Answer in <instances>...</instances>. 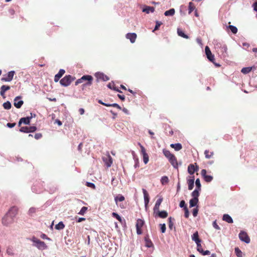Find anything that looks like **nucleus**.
I'll use <instances>...</instances> for the list:
<instances>
[{
    "label": "nucleus",
    "instance_id": "30",
    "mask_svg": "<svg viewBox=\"0 0 257 257\" xmlns=\"http://www.w3.org/2000/svg\"><path fill=\"white\" fill-rule=\"evenodd\" d=\"M199 191L198 189H195L192 193L191 195L193 197V198H195L196 199H198V197L199 195Z\"/></svg>",
    "mask_w": 257,
    "mask_h": 257
},
{
    "label": "nucleus",
    "instance_id": "57",
    "mask_svg": "<svg viewBox=\"0 0 257 257\" xmlns=\"http://www.w3.org/2000/svg\"><path fill=\"white\" fill-rule=\"evenodd\" d=\"M87 186L92 188H95V185L92 183L87 182Z\"/></svg>",
    "mask_w": 257,
    "mask_h": 257
},
{
    "label": "nucleus",
    "instance_id": "13",
    "mask_svg": "<svg viewBox=\"0 0 257 257\" xmlns=\"http://www.w3.org/2000/svg\"><path fill=\"white\" fill-rule=\"evenodd\" d=\"M95 76L97 79L102 80L104 81H106L109 80V77L107 76L101 72L96 73L95 74Z\"/></svg>",
    "mask_w": 257,
    "mask_h": 257
},
{
    "label": "nucleus",
    "instance_id": "31",
    "mask_svg": "<svg viewBox=\"0 0 257 257\" xmlns=\"http://www.w3.org/2000/svg\"><path fill=\"white\" fill-rule=\"evenodd\" d=\"M177 33L179 36L182 37L184 38L188 39L189 38V37L187 35L185 34L179 28L177 29Z\"/></svg>",
    "mask_w": 257,
    "mask_h": 257
},
{
    "label": "nucleus",
    "instance_id": "44",
    "mask_svg": "<svg viewBox=\"0 0 257 257\" xmlns=\"http://www.w3.org/2000/svg\"><path fill=\"white\" fill-rule=\"evenodd\" d=\"M143 156V161L145 164H147L149 162V156L147 154H145Z\"/></svg>",
    "mask_w": 257,
    "mask_h": 257
},
{
    "label": "nucleus",
    "instance_id": "26",
    "mask_svg": "<svg viewBox=\"0 0 257 257\" xmlns=\"http://www.w3.org/2000/svg\"><path fill=\"white\" fill-rule=\"evenodd\" d=\"M194 178L193 177L192 179L188 180V189L191 190L194 187Z\"/></svg>",
    "mask_w": 257,
    "mask_h": 257
},
{
    "label": "nucleus",
    "instance_id": "63",
    "mask_svg": "<svg viewBox=\"0 0 257 257\" xmlns=\"http://www.w3.org/2000/svg\"><path fill=\"white\" fill-rule=\"evenodd\" d=\"M198 213V210L197 209H194L193 211V215L194 217L196 216Z\"/></svg>",
    "mask_w": 257,
    "mask_h": 257
},
{
    "label": "nucleus",
    "instance_id": "47",
    "mask_svg": "<svg viewBox=\"0 0 257 257\" xmlns=\"http://www.w3.org/2000/svg\"><path fill=\"white\" fill-rule=\"evenodd\" d=\"M87 209V208L86 207H82V208L81 209V210L79 211V212L78 213V214L80 215H84V214L86 211Z\"/></svg>",
    "mask_w": 257,
    "mask_h": 257
},
{
    "label": "nucleus",
    "instance_id": "40",
    "mask_svg": "<svg viewBox=\"0 0 257 257\" xmlns=\"http://www.w3.org/2000/svg\"><path fill=\"white\" fill-rule=\"evenodd\" d=\"M235 252L238 257H242V251L238 248H235Z\"/></svg>",
    "mask_w": 257,
    "mask_h": 257
},
{
    "label": "nucleus",
    "instance_id": "12",
    "mask_svg": "<svg viewBox=\"0 0 257 257\" xmlns=\"http://www.w3.org/2000/svg\"><path fill=\"white\" fill-rule=\"evenodd\" d=\"M103 161L107 167H110L112 163V159L109 155L103 157Z\"/></svg>",
    "mask_w": 257,
    "mask_h": 257
},
{
    "label": "nucleus",
    "instance_id": "54",
    "mask_svg": "<svg viewBox=\"0 0 257 257\" xmlns=\"http://www.w3.org/2000/svg\"><path fill=\"white\" fill-rule=\"evenodd\" d=\"M169 227L171 229L173 226V223L172 221V218L170 217L169 218Z\"/></svg>",
    "mask_w": 257,
    "mask_h": 257
},
{
    "label": "nucleus",
    "instance_id": "11",
    "mask_svg": "<svg viewBox=\"0 0 257 257\" xmlns=\"http://www.w3.org/2000/svg\"><path fill=\"white\" fill-rule=\"evenodd\" d=\"M18 211V209L16 207H12L11 208V209L9 210L8 214L9 215L11 216L14 219L15 217L17 215Z\"/></svg>",
    "mask_w": 257,
    "mask_h": 257
},
{
    "label": "nucleus",
    "instance_id": "1",
    "mask_svg": "<svg viewBox=\"0 0 257 257\" xmlns=\"http://www.w3.org/2000/svg\"><path fill=\"white\" fill-rule=\"evenodd\" d=\"M192 239L196 242L197 244V250L198 251L203 255L210 254V252L208 250H205V251H203V248L200 243L201 240L199 238L198 233L197 231H196L192 235Z\"/></svg>",
    "mask_w": 257,
    "mask_h": 257
},
{
    "label": "nucleus",
    "instance_id": "14",
    "mask_svg": "<svg viewBox=\"0 0 257 257\" xmlns=\"http://www.w3.org/2000/svg\"><path fill=\"white\" fill-rule=\"evenodd\" d=\"M81 78L83 81L85 80L88 81L86 83L83 85L84 86L90 85L92 84L93 78L91 75H84L81 77Z\"/></svg>",
    "mask_w": 257,
    "mask_h": 257
},
{
    "label": "nucleus",
    "instance_id": "48",
    "mask_svg": "<svg viewBox=\"0 0 257 257\" xmlns=\"http://www.w3.org/2000/svg\"><path fill=\"white\" fill-rule=\"evenodd\" d=\"M161 25H162V23L161 22L156 21V26H155V27L153 31H155L158 30Z\"/></svg>",
    "mask_w": 257,
    "mask_h": 257
},
{
    "label": "nucleus",
    "instance_id": "21",
    "mask_svg": "<svg viewBox=\"0 0 257 257\" xmlns=\"http://www.w3.org/2000/svg\"><path fill=\"white\" fill-rule=\"evenodd\" d=\"M142 11L147 14H149L150 13H153L155 11V8L152 7L146 6L144 7Z\"/></svg>",
    "mask_w": 257,
    "mask_h": 257
},
{
    "label": "nucleus",
    "instance_id": "18",
    "mask_svg": "<svg viewBox=\"0 0 257 257\" xmlns=\"http://www.w3.org/2000/svg\"><path fill=\"white\" fill-rule=\"evenodd\" d=\"M198 170V167L197 166L195 167L193 164H190L188 167V172L191 175L193 174L194 172Z\"/></svg>",
    "mask_w": 257,
    "mask_h": 257
},
{
    "label": "nucleus",
    "instance_id": "25",
    "mask_svg": "<svg viewBox=\"0 0 257 257\" xmlns=\"http://www.w3.org/2000/svg\"><path fill=\"white\" fill-rule=\"evenodd\" d=\"M158 216L162 218H165L168 216V213L166 211H160L159 210L157 211Z\"/></svg>",
    "mask_w": 257,
    "mask_h": 257
},
{
    "label": "nucleus",
    "instance_id": "42",
    "mask_svg": "<svg viewBox=\"0 0 257 257\" xmlns=\"http://www.w3.org/2000/svg\"><path fill=\"white\" fill-rule=\"evenodd\" d=\"M112 215L113 217L116 218L119 222H122V219L121 217L117 213L113 212L112 213Z\"/></svg>",
    "mask_w": 257,
    "mask_h": 257
},
{
    "label": "nucleus",
    "instance_id": "8",
    "mask_svg": "<svg viewBox=\"0 0 257 257\" xmlns=\"http://www.w3.org/2000/svg\"><path fill=\"white\" fill-rule=\"evenodd\" d=\"M21 96H17L14 99V105L17 108H21L24 103V101L22 100H21Z\"/></svg>",
    "mask_w": 257,
    "mask_h": 257
},
{
    "label": "nucleus",
    "instance_id": "49",
    "mask_svg": "<svg viewBox=\"0 0 257 257\" xmlns=\"http://www.w3.org/2000/svg\"><path fill=\"white\" fill-rule=\"evenodd\" d=\"M37 128L35 126L28 127V133H33L36 130Z\"/></svg>",
    "mask_w": 257,
    "mask_h": 257
},
{
    "label": "nucleus",
    "instance_id": "52",
    "mask_svg": "<svg viewBox=\"0 0 257 257\" xmlns=\"http://www.w3.org/2000/svg\"><path fill=\"white\" fill-rule=\"evenodd\" d=\"M212 225H213V227H214L216 229H217V230L220 229V228L217 224L216 221H213Z\"/></svg>",
    "mask_w": 257,
    "mask_h": 257
},
{
    "label": "nucleus",
    "instance_id": "20",
    "mask_svg": "<svg viewBox=\"0 0 257 257\" xmlns=\"http://www.w3.org/2000/svg\"><path fill=\"white\" fill-rule=\"evenodd\" d=\"M65 70L64 69H60L59 72L55 75L54 77V81L57 82L59 81L60 78L62 76V75L65 73Z\"/></svg>",
    "mask_w": 257,
    "mask_h": 257
},
{
    "label": "nucleus",
    "instance_id": "50",
    "mask_svg": "<svg viewBox=\"0 0 257 257\" xmlns=\"http://www.w3.org/2000/svg\"><path fill=\"white\" fill-rule=\"evenodd\" d=\"M20 131L21 132L28 133V126L22 127L20 128Z\"/></svg>",
    "mask_w": 257,
    "mask_h": 257
},
{
    "label": "nucleus",
    "instance_id": "10",
    "mask_svg": "<svg viewBox=\"0 0 257 257\" xmlns=\"http://www.w3.org/2000/svg\"><path fill=\"white\" fill-rule=\"evenodd\" d=\"M15 73L14 71H11L9 72L7 75L2 78V80L5 82H10L13 80L14 75Z\"/></svg>",
    "mask_w": 257,
    "mask_h": 257
},
{
    "label": "nucleus",
    "instance_id": "16",
    "mask_svg": "<svg viewBox=\"0 0 257 257\" xmlns=\"http://www.w3.org/2000/svg\"><path fill=\"white\" fill-rule=\"evenodd\" d=\"M10 89V87L8 85H2L1 87L0 94L3 98H6L5 92Z\"/></svg>",
    "mask_w": 257,
    "mask_h": 257
},
{
    "label": "nucleus",
    "instance_id": "32",
    "mask_svg": "<svg viewBox=\"0 0 257 257\" xmlns=\"http://www.w3.org/2000/svg\"><path fill=\"white\" fill-rule=\"evenodd\" d=\"M204 154L206 158L210 159L213 156L214 153L213 152H209L208 150H205Z\"/></svg>",
    "mask_w": 257,
    "mask_h": 257
},
{
    "label": "nucleus",
    "instance_id": "37",
    "mask_svg": "<svg viewBox=\"0 0 257 257\" xmlns=\"http://www.w3.org/2000/svg\"><path fill=\"white\" fill-rule=\"evenodd\" d=\"M169 181V179L167 176H163L162 177L161 182L163 185L166 184Z\"/></svg>",
    "mask_w": 257,
    "mask_h": 257
},
{
    "label": "nucleus",
    "instance_id": "46",
    "mask_svg": "<svg viewBox=\"0 0 257 257\" xmlns=\"http://www.w3.org/2000/svg\"><path fill=\"white\" fill-rule=\"evenodd\" d=\"M36 209L34 207H31L28 211V213L30 215H32L33 214L36 212Z\"/></svg>",
    "mask_w": 257,
    "mask_h": 257
},
{
    "label": "nucleus",
    "instance_id": "64",
    "mask_svg": "<svg viewBox=\"0 0 257 257\" xmlns=\"http://www.w3.org/2000/svg\"><path fill=\"white\" fill-rule=\"evenodd\" d=\"M253 7L254 10L257 12V1L253 4Z\"/></svg>",
    "mask_w": 257,
    "mask_h": 257
},
{
    "label": "nucleus",
    "instance_id": "41",
    "mask_svg": "<svg viewBox=\"0 0 257 257\" xmlns=\"http://www.w3.org/2000/svg\"><path fill=\"white\" fill-rule=\"evenodd\" d=\"M7 253L9 255H13L14 254V252L13 248L10 247H8L7 249Z\"/></svg>",
    "mask_w": 257,
    "mask_h": 257
},
{
    "label": "nucleus",
    "instance_id": "61",
    "mask_svg": "<svg viewBox=\"0 0 257 257\" xmlns=\"http://www.w3.org/2000/svg\"><path fill=\"white\" fill-rule=\"evenodd\" d=\"M83 81V80H82V78H80V79H78V80H77V81L75 82V85H77L78 84H80V83H82Z\"/></svg>",
    "mask_w": 257,
    "mask_h": 257
},
{
    "label": "nucleus",
    "instance_id": "5",
    "mask_svg": "<svg viewBox=\"0 0 257 257\" xmlns=\"http://www.w3.org/2000/svg\"><path fill=\"white\" fill-rule=\"evenodd\" d=\"M14 221V218L11 216L6 214L2 219V223L5 226H8L12 224Z\"/></svg>",
    "mask_w": 257,
    "mask_h": 257
},
{
    "label": "nucleus",
    "instance_id": "62",
    "mask_svg": "<svg viewBox=\"0 0 257 257\" xmlns=\"http://www.w3.org/2000/svg\"><path fill=\"white\" fill-rule=\"evenodd\" d=\"M141 151H142V153L143 155H145V154H147L146 152L145 149L143 146H141Z\"/></svg>",
    "mask_w": 257,
    "mask_h": 257
},
{
    "label": "nucleus",
    "instance_id": "9",
    "mask_svg": "<svg viewBox=\"0 0 257 257\" xmlns=\"http://www.w3.org/2000/svg\"><path fill=\"white\" fill-rule=\"evenodd\" d=\"M144 224V220L139 219L137 221L136 223V228H137V232L138 234H141L142 233L141 228L143 227Z\"/></svg>",
    "mask_w": 257,
    "mask_h": 257
},
{
    "label": "nucleus",
    "instance_id": "17",
    "mask_svg": "<svg viewBox=\"0 0 257 257\" xmlns=\"http://www.w3.org/2000/svg\"><path fill=\"white\" fill-rule=\"evenodd\" d=\"M126 38L129 39L132 43H134L137 38V35L136 33H128L126 35Z\"/></svg>",
    "mask_w": 257,
    "mask_h": 257
},
{
    "label": "nucleus",
    "instance_id": "60",
    "mask_svg": "<svg viewBox=\"0 0 257 257\" xmlns=\"http://www.w3.org/2000/svg\"><path fill=\"white\" fill-rule=\"evenodd\" d=\"M201 174L203 176V177H204L206 175V170L205 169H203L201 170Z\"/></svg>",
    "mask_w": 257,
    "mask_h": 257
},
{
    "label": "nucleus",
    "instance_id": "6",
    "mask_svg": "<svg viewBox=\"0 0 257 257\" xmlns=\"http://www.w3.org/2000/svg\"><path fill=\"white\" fill-rule=\"evenodd\" d=\"M238 236H239V239L242 241H243L246 243H249L250 242V238L245 232H244L243 231H241L239 233Z\"/></svg>",
    "mask_w": 257,
    "mask_h": 257
},
{
    "label": "nucleus",
    "instance_id": "58",
    "mask_svg": "<svg viewBox=\"0 0 257 257\" xmlns=\"http://www.w3.org/2000/svg\"><path fill=\"white\" fill-rule=\"evenodd\" d=\"M42 137V134L37 133L35 135V138L37 140L40 139Z\"/></svg>",
    "mask_w": 257,
    "mask_h": 257
},
{
    "label": "nucleus",
    "instance_id": "53",
    "mask_svg": "<svg viewBox=\"0 0 257 257\" xmlns=\"http://www.w3.org/2000/svg\"><path fill=\"white\" fill-rule=\"evenodd\" d=\"M184 210H185L184 216H185V217L186 218H188L189 217V212L188 209L187 208V207H185V209Z\"/></svg>",
    "mask_w": 257,
    "mask_h": 257
},
{
    "label": "nucleus",
    "instance_id": "55",
    "mask_svg": "<svg viewBox=\"0 0 257 257\" xmlns=\"http://www.w3.org/2000/svg\"><path fill=\"white\" fill-rule=\"evenodd\" d=\"M179 206L181 208L184 207L185 208V207H186L185 201L184 200H182L180 203Z\"/></svg>",
    "mask_w": 257,
    "mask_h": 257
},
{
    "label": "nucleus",
    "instance_id": "7",
    "mask_svg": "<svg viewBox=\"0 0 257 257\" xmlns=\"http://www.w3.org/2000/svg\"><path fill=\"white\" fill-rule=\"evenodd\" d=\"M205 51L208 60L212 63H214V56L212 54L211 51L209 49V48L208 46L205 47Z\"/></svg>",
    "mask_w": 257,
    "mask_h": 257
},
{
    "label": "nucleus",
    "instance_id": "35",
    "mask_svg": "<svg viewBox=\"0 0 257 257\" xmlns=\"http://www.w3.org/2000/svg\"><path fill=\"white\" fill-rule=\"evenodd\" d=\"M64 224L61 221L55 225V228L58 230L62 229L64 228Z\"/></svg>",
    "mask_w": 257,
    "mask_h": 257
},
{
    "label": "nucleus",
    "instance_id": "4",
    "mask_svg": "<svg viewBox=\"0 0 257 257\" xmlns=\"http://www.w3.org/2000/svg\"><path fill=\"white\" fill-rule=\"evenodd\" d=\"M74 79V78L72 77L71 75H66L60 80V83L61 85L66 87L69 86Z\"/></svg>",
    "mask_w": 257,
    "mask_h": 257
},
{
    "label": "nucleus",
    "instance_id": "28",
    "mask_svg": "<svg viewBox=\"0 0 257 257\" xmlns=\"http://www.w3.org/2000/svg\"><path fill=\"white\" fill-rule=\"evenodd\" d=\"M124 200V197L122 195H118L116 196L114 198V201L116 204H117L118 201L121 202Z\"/></svg>",
    "mask_w": 257,
    "mask_h": 257
},
{
    "label": "nucleus",
    "instance_id": "39",
    "mask_svg": "<svg viewBox=\"0 0 257 257\" xmlns=\"http://www.w3.org/2000/svg\"><path fill=\"white\" fill-rule=\"evenodd\" d=\"M205 181L207 182H211L213 179V177L210 175H206L203 177Z\"/></svg>",
    "mask_w": 257,
    "mask_h": 257
},
{
    "label": "nucleus",
    "instance_id": "29",
    "mask_svg": "<svg viewBox=\"0 0 257 257\" xmlns=\"http://www.w3.org/2000/svg\"><path fill=\"white\" fill-rule=\"evenodd\" d=\"M198 202V199H196L195 198L191 199L189 201L190 207H193L194 206H195L197 205Z\"/></svg>",
    "mask_w": 257,
    "mask_h": 257
},
{
    "label": "nucleus",
    "instance_id": "22",
    "mask_svg": "<svg viewBox=\"0 0 257 257\" xmlns=\"http://www.w3.org/2000/svg\"><path fill=\"white\" fill-rule=\"evenodd\" d=\"M163 201V199L162 198H159L157 200V201L156 202V204L155 205V206L154 207V213L157 212V211H158L159 210L160 206Z\"/></svg>",
    "mask_w": 257,
    "mask_h": 257
},
{
    "label": "nucleus",
    "instance_id": "34",
    "mask_svg": "<svg viewBox=\"0 0 257 257\" xmlns=\"http://www.w3.org/2000/svg\"><path fill=\"white\" fill-rule=\"evenodd\" d=\"M3 105L4 108L6 109H10L12 107L11 103L9 101L4 102Z\"/></svg>",
    "mask_w": 257,
    "mask_h": 257
},
{
    "label": "nucleus",
    "instance_id": "27",
    "mask_svg": "<svg viewBox=\"0 0 257 257\" xmlns=\"http://www.w3.org/2000/svg\"><path fill=\"white\" fill-rule=\"evenodd\" d=\"M175 10L174 9H171L168 11L165 12L164 15L165 16H172L175 14Z\"/></svg>",
    "mask_w": 257,
    "mask_h": 257
},
{
    "label": "nucleus",
    "instance_id": "38",
    "mask_svg": "<svg viewBox=\"0 0 257 257\" xmlns=\"http://www.w3.org/2000/svg\"><path fill=\"white\" fill-rule=\"evenodd\" d=\"M228 28L233 34H236L237 32V29L236 27L232 25H229Z\"/></svg>",
    "mask_w": 257,
    "mask_h": 257
},
{
    "label": "nucleus",
    "instance_id": "3",
    "mask_svg": "<svg viewBox=\"0 0 257 257\" xmlns=\"http://www.w3.org/2000/svg\"><path fill=\"white\" fill-rule=\"evenodd\" d=\"M31 240L33 243V245L39 250H42L48 248V246L44 241H41L35 237H33Z\"/></svg>",
    "mask_w": 257,
    "mask_h": 257
},
{
    "label": "nucleus",
    "instance_id": "33",
    "mask_svg": "<svg viewBox=\"0 0 257 257\" xmlns=\"http://www.w3.org/2000/svg\"><path fill=\"white\" fill-rule=\"evenodd\" d=\"M252 67H244L242 68L241 72L243 74H247L251 71Z\"/></svg>",
    "mask_w": 257,
    "mask_h": 257
},
{
    "label": "nucleus",
    "instance_id": "56",
    "mask_svg": "<svg viewBox=\"0 0 257 257\" xmlns=\"http://www.w3.org/2000/svg\"><path fill=\"white\" fill-rule=\"evenodd\" d=\"M109 105H110V106L115 107L119 109H121V107L117 103L109 104Z\"/></svg>",
    "mask_w": 257,
    "mask_h": 257
},
{
    "label": "nucleus",
    "instance_id": "2",
    "mask_svg": "<svg viewBox=\"0 0 257 257\" xmlns=\"http://www.w3.org/2000/svg\"><path fill=\"white\" fill-rule=\"evenodd\" d=\"M163 152L165 156L168 159L169 162L172 165V166L174 168H177L178 163L175 156L171 153L169 151L166 149H164Z\"/></svg>",
    "mask_w": 257,
    "mask_h": 257
},
{
    "label": "nucleus",
    "instance_id": "59",
    "mask_svg": "<svg viewBox=\"0 0 257 257\" xmlns=\"http://www.w3.org/2000/svg\"><path fill=\"white\" fill-rule=\"evenodd\" d=\"M16 125V123H8L7 125L8 127H10V128H12L13 127H14Z\"/></svg>",
    "mask_w": 257,
    "mask_h": 257
},
{
    "label": "nucleus",
    "instance_id": "19",
    "mask_svg": "<svg viewBox=\"0 0 257 257\" xmlns=\"http://www.w3.org/2000/svg\"><path fill=\"white\" fill-rule=\"evenodd\" d=\"M31 117H27L21 118L19 122V125H20L22 123L25 124H29L30 122V119Z\"/></svg>",
    "mask_w": 257,
    "mask_h": 257
},
{
    "label": "nucleus",
    "instance_id": "36",
    "mask_svg": "<svg viewBox=\"0 0 257 257\" xmlns=\"http://www.w3.org/2000/svg\"><path fill=\"white\" fill-rule=\"evenodd\" d=\"M195 9L193 4L192 2H190L189 3V7H188V13L190 14L193 10H194Z\"/></svg>",
    "mask_w": 257,
    "mask_h": 257
},
{
    "label": "nucleus",
    "instance_id": "43",
    "mask_svg": "<svg viewBox=\"0 0 257 257\" xmlns=\"http://www.w3.org/2000/svg\"><path fill=\"white\" fill-rule=\"evenodd\" d=\"M195 184L196 186V189L199 190H201V183L199 179H197L195 181Z\"/></svg>",
    "mask_w": 257,
    "mask_h": 257
},
{
    "label": "nucleus",
    "instance_id": "15",
    "mask_svg": "<svg viewBox=\"0 0 257 257\" xmlns=\"http://www.w3.org/2000/svg\"><path fill=\"white\" fill-rule=\"evenodd\" d=\"M143 192L144 194L145 206L147 209L148 203L149 202V195L147 191L145 189H143Z\"/></svg>",
    "mask_w": 257,
    "mask_h": 257
},
{
    "label": "nucleus",
    "instance_id": "24",
    "mask_svg": "<svg viewBox=\"0 0 257 257\" xmlns=\"http://www.w3.org/2000/svg\"><path fill=\"white\" fill-rule=\"evenodd\" d=\"M171 147L174 149L175 151H180L182 147L181 144L177 143V144H172L170 145Z\"/></svg>",
    "mask_w": 257,
    "mask_h": 257
},
{
    "label": "nucleus",
    "instance_id": "51",
    "mask_svg": "<svg viewBox=\"0 0 257 257\" xmlns=\"http://www.w3.org/2000/svg\"><path fill=\"white\" fill-rule=\"evenodd\" d=\"M160 225L161 226V232L162 233H164L165 232L166 229L165 224H164H164H160Z\"/></svg>",
    "mask_w": 257,
    "mask_h": 257
},
{
    "label": "nucleus",
    "instance_id": "45",
    "mask_svg": "<svg viewBox=\"0 0 257 257\" xmlns=\"http://www.w3.org/2000/svg\"><path fill=\"white\" fill-rule=\"evenodd\" d=\"M146 246L148 247H151L153 246V243L151 242V240L146 239Z\"/></svg>",
    "mask_w": 257,
    "mask_h": 257
},
{
    "label": "nucleus",
    "instance_id": "23",
    "mask_svg": "<svg viewBox=\"0 0 257 257\" xmlns=\"http://www.w3.org/2000/svg\"><path fill=\"white\" fill-rule=\"evenodd\" d=\"M222 219L224 221L229 223H233V219L228 214H224Z\"/></svg>",
    "mask_w": 257,
    "mask_h": 257
}]
</instances>
